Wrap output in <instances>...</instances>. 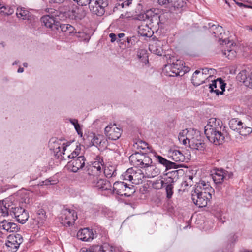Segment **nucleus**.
I'll return each instance as SVG.
<instances>
[{
    "mask_svg": "<svg viewBox=\"0 0 252 252\" xmlns=\"http://www.w3.org/2000/svg\"><path fill=\"white\" fill-rule=\"evenodd\" d=\"M204 133L209 141L216 145L222 144L227 134L226 127L222 121L216 118L209 119L204 127Z\"/></svg>",
    "mask_w": 252,
    "mask_h": 252,
    "instance_id": "1",
    "label": "nucleus"
},
{
    "mask_svg": "<svg viewBox=\"0 0 252 252\" xmlns=\"http://www.w3.org/2000/svg\"><path fill=\"white\" fill-rule=\"evenodd\" d=\"M214 190L209 184L202 181L192 191V200L198 207L206 206L212 198V193Z\"/></svg>",
    "mask_w": 252,
    "mask_h": 252,
    "instance_id": "2",
    "label": "nucleus"
},
{
    "mask_svg": "<svg viewBox=\"0 0 252 252\" xmlns=\"http://www.w3.org/2000/svg\"><path fill=\"white\" fill-rule=\"evenodd\" d=\"M0 212L3 216L9 215L14 216L16 220L21 224L25 223L29 217L28 213L24 209L16 206L11 202L0 201Z\"/></svg>",
    "mask_w": 252,
    "mask_h": 252,
    "instance_id": "3",
    "label": "nucleus"
},
{
    "mask_svg": "<svg viewBox=\"0 0 252 252\" xmlns=\"http://www.w3.org/2000/svg\"><path fill=\"white\" fill-rule=\"evenodd\" d=\"M129 160L132 165L141 168L142 170L152 162L151 158L148 155L138 152L132 154L129 157Z\"/></svg>",
    "mask_w": 252,
    "mask_h": 252,
    "instance_id": "4",
    "label": "nucleus"
},
{
    "mask_svg": "<svg viewBox=\"0 0 252 252\" xmlns=\"http://www.w3.org/2000/svg\"><path fill=\"white\" fill-rule=\"evenodd\" d=\"M178 178V170H173L166 174V177L164 178V187L166 190V197L168 199L172 198L173 194L174 184Z\"/></svg>",
    "mask_w": 252,
    "mask_h": 252,
    "instance_id": "5",
    "label": "nucleus"
},
{
    "mask_svg": "<svg viewBox=\"0 0 252 252\" xmlns=\"http://www.w3.org/2000/svg\"><path fill=\"white\" fill-rule=\"evenodd\" d=\"M215 72V69L208 68L202 69V72L200 70H197L192 75V82L194 86H198L204 83V80L206 78L204 75H209V77H212Z\"/></svg>",
    "mask_w": 252,
    "mask_h": 252,
    "instance_id": "6",
    "label": "nucleus"
},
{
    "mask_svg": "<svg viewBox=\"0 0 252 252\" xmlns=\"http://www.w3.org/2000/svg\"><path fill=\"white\" fill-rule=\"evenodd\" d=\"M90 11L94 14L102 16L105 13V8L108 5L107 1L105 0H91L89 3Z\"/></svg>",
    "mask_w": 252,
    "mask_h": 252,
    "instance_id": "7",
    "label": "nucleus"
},
{
    "mask_svg": "<svg viewBox=\"0 0 252 252\" xmlns=\"http://www.w3.org/2000/svg\"><path fill=\"white\" fill-rule=\"evenodd\" d=\"M181 63V61L177 60L175 63H173L172 64L165 65L166 75L171 77L183 75L184 74V71L182 70L183 63Z\"/></svg>",
    "mask_w": 252,
    "mask_h": 252,
    "instance_id": "8",
    "label": "nucleus"
},
{
    "mask_svg": "<svg viewBox=\"0 0 252 252\" xmlns=\"http://www.w3.org/2000/svg\"><path fill=\"white\" fill-rule=\"evenodd\" d=\"M61 218L62 223L69 226L74 223L77 219V215L75 210L64 209L62 211Z\"/></svg>",
    "mask_w": 252,
    "mask_h": 252,
    "instance_id": "9",
    "label": "nucleus"
},
{
    "mask_svg": "<svg viewBox=\"0 0 252 252\" xmlns=\"http://www.w3.org/2000/svg\"><path fill=\"white\" fill-rule=\"evenodd\" d=\"M68 146L65 143H62L61 141H57L50 144V149H52L55 156L61 159H65L64 155L66 147Z\"/></svg>",
    "mask_w": 252,
    "mask_h": 252,
    "instance_id": "10",
    "label": "nucleus"
},
{
    "mask_svg": "<svg viewBox=\"0 0 252 252\" xmlns=\"http://www.w3.org/2000/svg\"><path fill=\"white\" fill-rule=\"evenodd\" d=\"M23 239L21 235H10L7 237L6 245L9 248V251L15 252L22 243Z\"/></svg>",
    "mask_w": 252,
    "mask_h": 252,
    "instance_id": "11",
    "label": "nucleus"
},
{
    "mask_svg": "<svg viewBox=\"0 0 252 252\" xmlns=\"http://www.w3.org/2000/svg\"><path fill=\"white\" fill-rule=\"evenodd\" d=\"M104 131L107 137L111 140L118 139L122 133V130L120 128L117 127L115 124L107 126Z\"/></svg>",
    "mask_w": 252,
    "mask_h": 252,
    "instance_id": "12",
    "label": "nucleus"
},
{
    "mask_svg": "<svg viewBox=\"0 0 252 252\" xmlns=\"http://www.w3.org/2000/svg\"><path fill=\"white\" fill-rule=\"evenodd\" d=\"M226 83L221 78H218L216 80L212 81V83L209 85L211 92H214L217 95L220 94H222L225 91Z\"/></svg>",
    "mask_w": 252,
    "mask_h": 252,
    "instance_id": "13",
    "label": "nucleus"
},
{
    "mask_svg": "<svg viewBox=\"0 0 252 252\" xmlns=\"http://www.w3.org/2000/svg\"><path fill=\"white\" fill-rule=\"evenodd\" d=\"M85 162V157L80 156L68 162L67 167L71 171L75 173L84 167Z\"/></svg>",
    "mask_w": 252,
    "mask_h": 252,
    "instance_id": "14",
    "label": "nucleus"
},
{
    "mask_svg": "<svg viewBox=\"0 0 252 252\" xmlns=\"http://www.w3.org/2000/svg\"><path fill=\"white\" fill-rule=\"evenodd\" d=\"M41 21L46 28L50 29L52 31H56L59 30V22L54 16L44 15L41 17Z\"/></svg>",
    "mask_w": 252,
    "mask_h": 252,
    "instance_id": "15",
    "label": "nucleus"
},
{
    "mask_svg": "<svg viewBox=\"0 0 252 252\" xmlns=\"http://www.w3.org/2000/svg\"><path fill=\"white\" fill-rule=\"evenodd\" d=\"M223 43H225V44L227 45L225 49L222 50V54L228 59L234 58L237 54L235 44L234 45L232 41L226 38L224 39Z\"/></svg>",
    "mask_w": 252,
    "mask_h": 252,
    "instance_id": "16",
    "label": "nucleus"
},
{
    "mask_svg": "<svg viewBox=\"0 0 252 252\" xmlns=\"http://www.w3.org/2000/svg\"><path fill=\"white\" fill-rule=\"evenodd\" d=\"M91 179H93L92 182L93 186L96 187L98 189L102 190L110 189L111 188V183L105 179H98L94 176H91Z\"/></svg>",
    "mask_w": 252,
    "mask_h": 252,
    "instance_id": "17",
    "label": "nucleus"
},
{
    "mask_svg": "<svg viewBox=\"0 0 252 252\" xmlns=\"http://www.w3.org/2000/svg\"><path fill=\"white\" fill-rule=\"evenodd\" d=\"M145 178H151L158 176L160 172V169L157 167L152 162L151 164L146 166V167L143 169Z\"/></svg>",
    "mask_w": 252,
    "mask_h": 252,
    "instance_id": "18",
    "label": "nucleus"
},
{
    "mask_svg": "<svg viewBox=\"0 0 252 252\" xmlns=\"http://www.w3.org/2000/svg\"><path fill=\"white\" fill-rule=\"evenodd\" d=\"M94 233L92 230L85 228L80 230L77 234V238L83 241H90L94 238Z\"/></svg>",
    "mask_w": 252,
    "mask_h": 252,
    "instance_id": "19",
    "label": "nucleus"
},
{
    "mask_svg": "<svg viewBox=\"0 0 252 252\" xmlns=\"http://www.w3.org/2000/svg\"><path fill=\"white\" fill-rule=\"evenodd\" d=\"M91 141L99 149H104L107 145V140L101 135H94Z\"/></svg>",
    "mask_w": 252,
    "mask_h": 252,
    "instance_id": "20",
    "label": "nucleus"
},
{
    "mask_svg": "<svg viewBox=\"0 0 252 252\" xmlns=\"http://www.w3.org/2000/svg\"><path fill=\"white\" fill-rule=\"evenodd\" d=\"M157 161L160 164L163 165L166 167V170L170 169H177L180 167L179 164L170 161L161 156L157 155L156 156Z\"/></svg>",
    "mask_w": 252,
    "mask_h": 252,
    "instance_id": "21",
    "label": "nucleus"
},
{
    "mask_svg": "<svg viewBox=\"0 0 252 252\" xmlns=\"http://www.w3.org/2000/svg\"><path fill=\"white\" fill-rule=\"evenodd\" d=\"M209 27L210 28V32H212V34L216 37L219 38L220 40H224L223 39V36L222 35L223 30L221 26H217L214 24L211 25V23L209 24Z\"/></svg>",
    "mask_w": 252,
    "mask_h": 252,
    "instance_id": "22",
    "label": "nucleus"
},
{
    "mask_svg": "<svg viewBox=\"0 0 252 252\" xmlns=\"http://www.w3.org/2000/svg\"><path fill=\"white\" fill-rule=\"evenodd\" d=\"M145 177V175H144L143 170L138 169L135 171L133 169L132 176L133 184L138 185L142 183L143 179Z\"/></svg>",
    "mask_w": 252,
    "mask_h": 252,
    "instance_id": "23",
    "label": "nucleus"
},
{
    "mask_svg": "<svg viewBox=\"0 0 252 252\" xmlns=\"http://www.w3.org/2000/svg\"><path fill=\"white\" fill-rule=\"evenodd\" d=\"M227 174L224 170H217L215 172L212 174V179L217 184H221L224 179L227 177Z\"/></svg>",
    "mask_w": 252,
    "mask_h": 252,
    "instance_id": "24",
    "label": "nucleus"
},
{
    "mask_svg": "<svg viewBox=\"0 0 252 252\" xmlns=\"http://www.w3.org/2000/svg\"><path fill=\"white\" fill-rule=\"evenodd\" d=\"M169 157L176 162H183L185 159L182 152L177 150H170L169 152Z\"/></svg>",
    "mask_w": 252,
    "mask_h": 252,
    "instance_id": "25",
    "label": "nucleus"
},
{
    "mask_svg": "<svg viewBox=\"0 0 252 252\" xmlns=\"http://www.w3.org/2000/svg\"><path fill=\"white\" fill-rule=\"evenodd\" d=\"M126 184L124 182H115L113 187V193L116 192L118 195L123 196Z\"/></svg>",
    "mask_w": 252,
    "mask_h": 252,
    "instance_id": "26",
    "label": "nucleus"
},
{
    "mask_svg": "<svg viewBox=\"0 0 252 252\" xmlns=\"http://www.w3.org/2000/svg\"><path fill=\"white\" fill-rule=\"evenodd\" d=\"M92 249L97 252H114V248L107 243L102 245L93 246Z\"/></svg>",
    "mask_w": 252,
    "mask_h": 252,
    "instance_id": "27",
    "label": "nucleus"
},
{
    "mask_svg": "<svg viewBox=\"0 0 252 252\" xmlns=\"http://www.w3.org/2000/svg\"><path fill=\"white\" fill-rule=\"evenodd\" d=\"M138 34L142 36L150 37L153 33L151 28L147 25H142L138 27Z\"/></svg>",
    "mask_w": 252,
    "mask_h": 252,
    "instance_id": "28",
    "label": "nucleus"
},
{
    "mask_svg": "<svg viewBox=\"0 0 252 252\" xmlns=\"http://www.w3.org/2000/svg\"><path fill=\"white\" fill-rule=\"evenodd\" d=\"M17 17L23 20H29L31 16V13L25 8L18 7L16 10Z\"/></svg>",
    "mask_w": 252,
    "mask_h": 252,
    "instance_id": "29",
    "label": "nucleus"
},
{
    "mask_svg": "<svg viewBox=\"0 0 252 252\" xmlns=\"http://www.w3.org/2000/svg\"><path fill=\"white\" fill-rule=\"evenodd\" d=\"M149 50L151 52L158 56H161L163 53V50L160 42L150 45Z\"/></svg>",
    "mask_w": 252,
    "mask_h": 252,
    "instance_id": "30",
    "label": "nucleus"
},
{
    "mask_svg": "<svg viewBox=\"0 0 252 252\" xmlns=\"http://www.w3.org/2000/svg\"><path fill=\"white\" fill-rule=\"evenodd\" d=\"M187 0H175L170 10H183L186 6Z\"/></svg>",
    "mask_w": 252,
    "mask_h": 252,
    "instance_id": "31",
    "label": "nucleus"
},
{
    "mask_svg": "<svg viewBox=\"0 0 252 252\" xmlns=\"http://www.w3.org/2000/svg\"><path fill=\"white\" fill-rule=\"evenodd\" d=\"M190 146L198 150L203 151L205 149V143L200 140L193 139L191 140Z\"/></svg>",
    "mask_w": 252,
    "mask_h": 252,
    "instance_id": "32",
    "label": "nucleus"
},
{
    "mask_svg": "<svg viewBox=\"0 0 252 252\" xmlns=\"http://www.w3.org/2000/svg\"><path fill=\"white\" fill-rule=\"evenodd\" d=\"M230 128L233 130H236L237 132L239 130L243 123L240 121H238L236 119H232L229 122Z\"/></svg>",
    "mask_w": 252,
    "mask_h": 252,
    "instance_id": "33",
    "label": "nucleus"
},
{
    "mask_svg": "<svg viewBox=\"0 0 252 252\" xmlns=\"http://www.w3.org/2000/svg\"><path fill=\"white\" fill-rule=\"evenodd\" d=\"M2 227L3 229L10 232L16 231L18 229L17 225L11 222H3Z\"/></svg>",
    "mask_w": 252,
    "mask_h": 252,
    "instance_id": "34",
    "label": "nucleus"
},
{
    "mask_svg": "<svg viewBox=\"0 0 252 252\" xmlns=\"http://www.w3.org/2000/svg\"><path fill=\"white\" fill-rule=\"evenodd\" d=\"M59 29L63 32H68L69 33H73L74 32L75 28L69 24H60L59 23Z\"/></svg>",
    "mask_w": 252,
    "mask_h": 252,
    "instance_id": "35",
    "label": "nucleus"
},
{
    "mask_svg": "<svg viewBox=\"0 0 252 252\" xmlns=\"http://www.w3.org/2000/svg\"><path fill=\"white\" fill-rule=\"evenodd\" d=\"M135 191V190L134 186L130 185L126 183L123 196L126 197H129L133 194Z\"/></svg>",
    "mask_w": 252,
    "mask_h": 252,
    "instance_id": "36",
    "label": "nucleus"
},
{
    "mask_svg": "<svg viewBox=\"0 0 252 252\" xmlns=\"http://www.w3.org/2000/svg\"><path fill=\"white\" fill-rule=\"evenodd\" d=\"M116 171V169L113 166L108 167L104 169V173L107 178L115 176Z\"/></svg>",
    "mask_w": 252,
    "mask_h": 252,
    "instance_id": "37",
    "label": "nucleus"
},
{
    "mask_svg": "<svg viewBox=\"0 0 252 252\" xmlns=\"http://www.w3.org/2000/svg\"><path fill=\"white\" fill-rule=\"evenodd\" d=\"M252 131V130L251 127L246 126H244L242 125L238 132L240 134V135L242 136H247V135H249L250 133H251Z\"/></svg>",
    "mask_w": 252,
    "mask_h": 252,
    "instance_id": "38",
    "label": "nucleus"
},
{
    "mask_svg": "<svg viewBox=\"0 0 252 252\" xmlns=\"http://www.w3.org/2000/svg\"><path fill=\"white\" fill-rule=\"evenodd\" d=\"M133 168L128 169L123 175L124 179L125 180H128L132 182V176Z\"/></svg>",
    "mask_w": 252,
    "mask_h": 252,
    "instance_id": "39",
    "label": "nucleus"
},
{
    "mask_svg": "<svg viewBox=\"0 0 252 252\" xmlns=\"http://www.w3.org/2000/svg\"><path fill=\"white\" fill-rule=\"evenodd\" d=\"M174 1L175 0H158V2L160 5H164L165 7L171 9Z\"/></svg>",
    "mask_w": 252,
    "mask_h": 252,
    "instance_id": "40",
    "label": "nucleus"
},
{
    "mask_svg": "<svg viewBox=\"0 0 252 252\" xmlns=\"http://www.w3.org/2000/svg\"><path fill=\"white\" fill-rule=\"evenodd\" d=\"M132 0H126L124 2H122V3H117L116 4L115 7L114 8V10L115 11V9H119L121 8H123L124 7H126V6H129L132 2Z\"/></svg>",
    "mask_w": 252,
    "mask_h": 252,
    "instance_id": "41",
    "label": "nucleus"
},
{
    "mask_svg": "<svg viewBox=\"0 0 252 252\" xmlns=\"http://www.w3.org/2000/svg\"><path fill=\"white\" fill-rule=\"evenodd\" d=\"M139 40L138 36H132L127 38V42L129 47L135 45Z\"/></svg>",
    "mask_w": 252,
    "mask_h": 252,
    "instance_id": "42",
    "label": "nucleus"
},
{
    "mask_svg": "<svg viewBox=\"0 0 252 252\" xmlns=\"http://www.w3.org/2000/svg\"><path fill=\"white\" fill-rule=\"evenodd\" d=\"M81 151V148L80 146H76V149L70 154L67 156L69 158L74 159L76 158V157L79 156Z\"/></svg>",
    "mask_w": 252,
    "mask_h": 252,
    "instance_id": "43",
    "label": "nucleus"
},
{
    "mask_svg": "<svg viewBox=\"0 0 252 252\" xmlns=\"http://www.w3.org/2000/svg\"><path fill=\"white\" fill-rule=\"evenodd\" d=\"M164 178L163 180H157L153 184L154 187L156 189H161L165 185Z\"/></svg>",
    "mask_w": 252,
    "mask_h": 252,
    "instance_id": "44",
    "label": "nucleus"
},
{
    "mask_svg": "<svg viewBox=\"0 0 252 252\" xmlns=\"http://www.w3.org/2000/svg\"><path fill=\"white\" fill-rule=\"evenodd\" d=\"M237 77L240 81L243 82L245 84V81L247 80L248 77L246 71H242L238 74Z\"/></svg>",
    "mask_w": 252,
    "mask_h": 252,
    "instance_id": "45",
    "label": "nucleus"
},
{
    "mask_svg": "<svg viewBox=\"0 0 252 252\" xmlns=\"http://www.w3.org/2000/svg\"><path fill=\"white\" fill-rule=\"evenodd\" d=\"M245 85L252 89V72L248 75L247 80L245 81Z\"/></svg>",
    "mask_w": 252,
    "mask_h": 252,
    "instance_id": "46",
    "label": "nucleus"
},
{
    "mask_svg": "<svg viewBox=\"0 0 252 252\" xmlns=\"http://www.w3.org/2000/svg\"><path fill=\"white\" fill-rule=\"evenodd\" d=\"M94 165H97V166L95 168V171H96L98 173H101L103 169V164L102 163V162L100 161H95Z\"/></svg>",
    "mask_w": 252,
    "mask_h": 252,
    "instance_id": "47",
    "label": "nucleus"
},
{
    "mask_svg": "<svg viewBox=\"0 0 252 252\" xmlns=\"http://www.w3.org/2000/svg\"><path fill=\"white\" fill-rule=\"evenodd\" d=\"M91 0H78L77 4L81 6H86L89 4Z\"/></svg>",
    "mask_w": 252,
    "mask_h": 252,
    "instance_id": "48",
    "label": "nucleus"
},
{
    "mask_svg": "<svg viewBox=\"0 0 252 252\" xmlns=\"http://www.w3.org/2000/svg\"><path fill=\"white\" fill-rule=\"evenodd\" d=\"M37 214L42 219L46 218L45 211L43 209H39L37 211Z\"/></svg>",
    "mask_w": 252,
    "mask_h": 252,
    "instance_id": "49",
    "label": "nucleus"
},
{
    "mask_svg": "<svg viewBox=\"0 0 252 252\" xmlns=\"http://www.w3.org/2000/svg\"><path fill=\"white\" fill-rule=\"evenodd\" d=\"M187 129L183 130L181 132H180L179 134V140H181L183 138H185V136L187 133Z\"/></svg>",
    "mask_w": 252,
    "mask_h": 252,
    "instance_id": "50",
    "label": "nucleus"
},
{
    "mask_svg": "<svg viewBox=\"0 0 252 252\" xmlns=\"http://www.w3.org/2000/svg\"><path fill=\"white\" fill-rule=\"evenodd\" d=\"M74 128H75L76 131H77V132L78 133V134L79 135H80L81 136H82V132L81 131V128L80 127L79 124H76V126H74Z\"/></svg>",
    "mask_w": 252,
    "mask_h": 252,
    "instance_id": "51",
    "label": "nucleus"
},
{
    "mask_svg": "<svg viewBox=\"0 0 252 252\" xmlns=\"http://www.w3.org/2000/svg\"><path fill=\"white\" fill-rule=\"evenodd\" d=\"M180 141H182L183 144L184 145H186L187 144V141H188V143H189V144L190 146L191 145V140H190V139H189L187 137H186V138H183Z\"/></svg>",
    "mask_w": 252,
    "mask_h": 252,
    "instance_id": "52",
    "label": "nucleus"
},
{
    "mask_svg": "<svg viewBox=\"0 0 252 252\" xmlns=\"http://www.w3.org/2000/svg\"><path fill=\"white\" fill-rule=\"evenodd\" d=\"M109 37L111 38V41L112 42H114L116 39V35L115 33H110L109 34Z\"/></svg>",
    "mask_w": 252,
    "mask_h": 252,
    "instance_id": "53",
    "label": "nucleus"
},
{
    "mask_svg": "<svg viewBox=\"0 0 252 252\" xmlns=\"http://www.w3.org/2000/svg\"><path fill=\"white\" fill-rule=\"evenodd\" d=\"M54 184V183H51L50 180H46L42 182V184L41 185V186L52 185V184Z\"/></svg>",
    "mask_w": 252,
    "mask_h": 252,
    "instance_id": "54",
    "label": "nucleus"
},
{
    "mask_svg": "<svg viewBox=\"0 0 252 252\" xmlns=\"http://www.w3.org/2000/svg\"><path fill=\"white\" fill-rule=\"evenodd\" d=\"M64 0H50V2L60 4L63 2Z\"/></svg>",
    "mask_w": 252,
    "mask_h": 252,
    "instance_id": "55",
    "label": "nucleus"
},
{
    "mask_svg": "<svg viewBox=\"0 0 252 252\" xmlns=\"http://www.w3.org/2000/svg\"><path fill=\"white\" fill-rule=\"evenodd\" d=\"M69 121L70 123H71L74 126H75L76 124H78V121L76 119H70Z\"/></svg>",
    "mask_w": 252,
    "mask_h": 252,
    "instance_id": "56",
    "label": "nucleus"
},
{
    "mask_svg": "<svg viewBox=\"0 0 252 252\" xmlns=\"http://www.w3.org/2000/svg\"><path fill=\"white\" fill-rule=\"evenodd\" d=\"M232 1H233V2H235L236 4H237L240 7H243V6L246 7V6L244 4H243L241 2H236V1L234 0H233Z\"/></svg>",
    "mask_w": 252,
    "mask_h": 252,
    "instance_id": "57",
    "label": "nucleus"
},
{
    "mask_svg": "<svg viewBox=\"0 0 252 252\" xmlns=\"http://www.w3.org/2000/svg\"><path fill=\"white\" fill-rule=\"evenodd\" d=\"M142 52H144L145 53V51H143V50H141V51H138V57L139 59H141L142 56H141V54Z\"/></svg>",
    "mask_w": 252,
    "mask_h": 252,
    "instance_id": "58",
    "label": "nucleus"
},
{
    "mask_svg": "<svg viewBox=\"0 0 252 252\" xmlns=\"http://www.w3.org/2000/svg\"><path fill=\"white\" fill-rule=\"evenodd\" d=\"M152 12L151 11H147V13H146V16L149 17V16L150 15V16L152 17Z\"/></svg>",
    "mask_w": 252,
    "mask_h": 252,
    "instance_id": "59",
    "label": "nucleus"
},
{
    "mask_svg": "<svg viewBox=\"0 0 252 252\" xmlns=\"http://www.w3.org/2000/svg\"><path fill=\"white\" fill-rule=\"evenodd\" d=\"M97 166V165H94V162L93 163V166H92V170L93 171H95V168H96V167Z\"/></svg>",
    "mask_w": 252,
    "mask_h": 252,
    "instance_id": "60",
    "label": "nucleus"
},
{
    "mask_svg": "<svg viewBox=\"0 0 252 252\" xmlns=\"http://www.w3.org/2000/svg\"><path fill=\"white\" fill-rule=\"evenodd\" d=\"M239 252H252V250L249 251L247 249H244V250H240Z\"/></svg>",
    "mask_w": 252,
    "mask_h": 252,
    "instance_id": "61",
    "label": "nucleus"
},
{
    "mask_svg": "<svg viewBox=\"0 0 252 252\" xmlns=\"http://www.w3.org/2000/svg\"><path fill=\"white\" fill-rule=\"evenodd\" d=\"M24 71V69L22 67H19L17 70L18 73H22Z\"/></svg>",
    "mask_w": 252,
    "mask_h": 252,
    "instance_id": "62",
    "label": "nucleus"
},
{
    "mask_svg": "<svg viewBox=\"0 0 252 252\" xmlns=\"http://www.w3.org/2000/svg\"><path fill=\"white\" fill-rule=\"evenodd\" d=\"M125 34L123 33H121L118 34V36L119 38H122L124 36Z\"/></svg>",
    "mask_w": 252,
    "mask_h": 252,
    "instance_id": "63",
    "label": "nucleus"
},
{
    "mask_svg": "<svg viewBox=\"0 0 252 252\" xmlns=\"http://www.w3.org/2000/svg\"><path fill=\"white\" fill-rule=\"evenodd\" d=\"M23 66L25 67H27L28 66V63H24Z\"/></svg>",
    "mask_w": 252,
    "mask_h": 252,
    "instance_id": "64",
    "label": "nucleus"
}]
</instances>
